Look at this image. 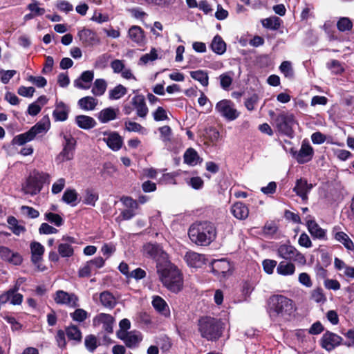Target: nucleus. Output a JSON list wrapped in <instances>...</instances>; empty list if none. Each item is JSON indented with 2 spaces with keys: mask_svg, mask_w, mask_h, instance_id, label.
<instances>
[{
  "mask_svg": "<svg viewBox=\"0 0 354 354\" xmlns=\"http://www.w3.org/2000/svg\"><path fill=\"white\" fill-rule=\"evenodd\" d=\"M295 310L294 301L283 295H273L268 300V312L273 320H288Z\"/></svg>",
  "mask_w": 354,
  "mask_h": 354,
  "instance_id": "nucleus-1",
  "label": "nucleus"
},
{
  "mask_svg": "<svg viewBox=\"0 0 354 354\" xmlns=\"http://www.w3.org/2000/svg\"><path fill=\"white\" fill-rule=\"evenodd\" d=\"M157 272L160 280L167 289L178 292L183 286V280L180 270L169 262L157 264Z\"/></svg>",
  "mask_w": 354,
  "mask_h": 354,
  "instance_id": "nucleus-2",
  "label": "nucleus"
},
{
  "mask_svg": "<svg viewBox=\"0 0 354 354\" xmlns=\"http://www.w3.org/2000/svg\"><path fill=\"white\" fill-rule=\"evenodd\" d=\"M188 234L190 240L196 245H208L216 239V230L211 222H199L190 226Z\"/></svg>",
  "mask_w": 354,
  "mask_h": 354,
  "instance_id": "nucleus-3",
  "label": "nucleus"
},
{
  "mask_svg": "<svg viewBox=\"0 0 354 354\" xmlns=\"http://www.w3.org/2000/svg\"><path fill=\"white\" fill-rule=\"evenodd\" d=\"M224 326L220 319L210 317L198 320V330L201 335L208 341H216L222 335Z\"/></svg>",
  "mask_w": 354,
  "mask_h": 354,
  "instance_id": "nucleus-4",
  "label": "nucleus"
},
{
  "mask_svg": "<svg viewBox=\"0 0 354 354\" xmlns=\"http://www.w3.org/2000/svg\"><path fill=\"white\" fill-rule=\"evenodd\" d=\"M50 126V123L48 118L45 117L27 132L16 136L13 138L12 142L15 145H23L32 140L37 135L46 133Z\"/></svg>",
  "mask_w": 354,
  "mask_h": 354,
  "instance_id": "nucleus-5",
  "label": "nucleus"
},
{
  "mask_svg": "<svg viewBox=\"0 0 354 354\" xmlns=\"http://www.w3.org/2000/svg\"><path fill=\"white\" fill-rule=\"evenodd\" d=\"M215 110L221 117L228 121H234L240 115L235 104L230 100L224 99L218 102Z\"/></svg>",
  "mask_w": 354,
  "mask_h": 354,
  "instance_id": "nucleus-6",
  "label": "nucleus"
},
{
  "mask_svg": "<svg viewBox=\"0 0 354 354\" xmlns=\"http://www.w3.org/2000/svg\"><path fill=\"white\" fill-rule=\"evenodd\" d=\"M62 136L64 139L62 143L63 149L55 158L57 164L71 160L73 158L76 145L75 139L70 133H62Z\"/></svg>",
  "mask_w": 354,
  "mask_h": 354,
  "instance_id": "nucleus-7",
  "label": "nucleus"
},
{
  "mask_svg": "<svg viewBox=\"0 0 354 354\" xmlns=\"http://www.w3.org/2000/svg\"><path fill=\"white\" fill-rule=\"evenodd\" d=\"M278 255L286 260L296 261L301 265L306 263L304 254L299 252L294 246L289 244H282L277 249Z\"/></svg>",
  "mask_w": 354,
  "mask_h": 354,
  "instance_id": "nucleus-8",
  "label": "nucleus"
},
{
  "mask_svg": "<svg viewBox=\"0 0 354 354\" xmlns=\"http://www.w3.org/2000/svg\"><path fill=\"white\" fill-rule=\"evenodd\" d=\"M276 125L279 131L288 136L293 133V127L297 124L293 114L281 113L276 118Z\"/></svg>",
  "mask_w": 354,
  "mask_h": 354,
  "instance_id": "nucleus-9",
  "label": "nucleus"
},
{
  "mask_svg": "<svg viewBox=\"0 0 354 354\" xmlns=\"http://www.w3.org/2000/svg\"><path fill=\"white\" fill-rule=\"evenodd\" d=\"M118 337L122 340L125 345L129 348H134L138 346L142 339V336L140 332L137 330L124 331L120 330L118 332Z\"/></svg>",
  "mask_w": 354,
  "mask_h": 354,
  "instance_id": "nucleus-10",
  "label": "nucleus"
},
{
  "mask_svg": "<svg viewBox=\"0 0 354 354\" xmlns=\"http://www.w3.org/2000/svg\"><path fill=\"white\" fill-rule=\"evenodd\" d=\"M53 298L57 304L65 305L71 308H75L79 306L78 297L74 293L57 290L55 293Z\"/></svg>",
  "mask_w": 354,
  "mask_h": 354,
  "instance_id": "nucleus-11",
  "label": "nucleus"
},
{
  "mask_svg": "<svg viewBox=\"0 0 354 354\" xmlns=\"http://www.w3.org/2000/svg\"><path fill=\"white\" fill-rule=\"evenodd\" d=\"M127 37L131 42L136 44L138 46H143L147 41L144 30L140 26L136 25H133L129 28Z\"/></svg>",
  "mask_w": 354,
  "mask_h": 354,
  "instance_id": "nucleus-12",
  "label": "nucleus"
},
{
  "mask_svg": "<svg viewBox=\"0 0 354 354\" xmlns=\"http://www.w3.org/2000/svg\"><path fill=\"white\" fill-rule=\"evenodd\" d=\"M102 134L104 136L102 140L106 142L111 149L117 151L122 148L123 139L118 133L115 131H104Z\"/></svg>",
  "mask_w": 354,
  "mask_h": 354,
  "instance_id": "nucleus-13",
  "label": "nucleus"
},
{
  "mask_svg": "<svg viewBox=\"0 0 354 354\" xmlns=\"http://www.w3.org/2000/svg\"><path fill=\"white\" fill-rule=\"evenodd\" d=\"M0 257L2 260L14 266H19L23 261V257L19 252L6 246H0Z\"/></svg>",
  "mask_w": 354,
  "mask_h": 354,
  "instance_id": "nucleus-14",
  "label": "nucleus"
},
{
  "mask_svg": "<svg viewBox=\"0 0 354 354\" xmlns=\"http://www.w3.org/2000/svg\"><path fill=\"white\" fill-rule=\"evenodd\" d=\"M314 151L308 142H303L298 152L294 153V157L299 164L309 162L313 158Z\"/></svg>",
  "mask_w": 354,
  "mask_h": 354,
  "instance_id": "nucleus-15",
  "label": "nucleus"
},
{
  "mask_svg": "<svg viewBox=\"0 0 354 354\" xmlns=\"http://www.w3.org/2000/svg\"><path fill=\"white\" fill-rule=\"evenodd\" d=\"M342 340V338L331 332L327 331L325 333L321 339L322 346L326 350L330 351L334 349L336 346H339Z\"/></svg>",
  "mask_w": 354,
  "mask_h": 354,
  "instance_id": "nucleus-16",
  "label": "nucleus"
},
{
  "mask_svg": "<svg viewBox=\"0 0 354 354\" xmlns=\"http://www.w3.org/2000/svg\"><path fill=\"white\" fill-rule=\"evenodd\" d=\"M331 234L337 241L342 243L346 249L349 250L354 249L353 242L345 232L341 230L340 226H334L331 230Z\"/></svg>",
  "mask_w": 354,
  "mask_h": 354,
  "instance_id": "nucleus-17",
  "label": "nucleus"
},
{
  "mask_svg": "<svg viewBox=\"0 0 354 354\" xmlns=\"http://www.w3.org/2000/svg\"><path fill=\"white\" fill-rule=\"evenodd\" d=\"M77 36L80 41L86 46H91L100 42L96 33L88 28H83L79 30Z\"/></svg>",
  "mask_w": 354,
  "mask_h": 354,
  "instance_id": "nucleus-18",
  "label": "nucleus"
},
{
  "mask_svg": "<svg viewBox=\"0 0 354 354\" xmlns=\"http://www.w3.org/2000/svg\"><path fill=\"white\" fill-rule=\"evenodd\" d=\"M131 104L136 111L137 115L145 118L148 114L149 109L146 105L145 97L142 95H136L131 100Z\"/></svg>",
  "mask_w": 354,
  "mask_h": 354,
  "instance_id": "nucleus-19",
  "label": "nucleus"
},
{
  "mask_svg": "<svg viewBox=\"0 0 354 354\" xmlns=\"http://www.w3.org/2000/svg\"><path fill=\"white\" fill-rule=\"evenodd\" d=\"M31 250V261L35 265H37L38 269L43 271L44 269L39 265L44 253V247L39 242L32 241L30 245Z\"/></svg>",
  "mask_w": 354,
  "mask_h": 354,
  "instance_id": "nucleus-20",
  "label": "nucleus"
},
{
  "mask_svg": "<svg viewBox=\"0 0 354 354\" xmlns=\"http://www.w3.org/2000/svg\"><path fill=\"white\" fill-rule=\"evenodd\" d=\"M184 259L187 265L192 268H201L205 263V256L193 251L187 252Z\"/></svg>",
  "mask_w": 354,
  "mask_h": 354,
  "instance_id": "nucleus-21",
  "label": "nucleus"
},
{
  "mask_svg": "<svg viewBox=\"0 0 354 354\" xmlns=\"http://www.w3.org/2000/svg\"><path fill=\"white\" fill-rule=\"evenodd\" d=\"M94 77V73L91 71H86L80 77L74 81V86L81 89H88Z\"/></svg>",
  "mask_w": 354,
  "mask_h": 354,
  "instance_id": "nucleus-22",
  "label": "nucleus"
},
{
  "mask_svg": "<svg viewBox=\"0 0 354 354\" xmlns=\"http://www.w3.org/2000/svg\"><path fill=\"white\" fill-rule=\"evenodd\" d=\"M41 189V186L37 180V178L32 174L26 180L22 187L23 192L26 194L35 195Z\"/></svg>",
  "mask_w": 354,
  "mask_h": 354,
  "instance_id": "nucleus-23",
  "label": "nucleus"
},
{
  "mask_svg": "<svg viewBox=\"0 0 354 354\" xmlns=\"http://www.w3.org/2000/svg\"><path fill=\"white\" fill-rule=\"evenodd\" d=\"M231 212L237 219L244 220L248 217L249 209L243 203L236 202L232 205Z\"/></svg>",
  "mask_w": 354,
  "mask_h": 354,
  "instance_id": "nucleus-24",
  "label": "nucleus"
},
{
  "mask_svg": "<svg viewBox=\"0 0 354 354\" xmlns=\"http://www.w3.org/2000/svg\"><path fill=\"white\" fill-rule=\"evenodd\" d=\"M69 108L63 102H57L53 117L55 121H65L68 118Z\"/></svg>",
  "mask_w": 354,
  "mask_h": 354,
  "instance_id": "nucleus-25",
  "label": "nucleus"
},
{
  "mask_svg": "<svg viewBox=\"0 0 354 354\" xmlns=\"http://www.w3.org/2000/svg\"><path fill=\"white\" fill-rule=\"evenodd\" d=\"M307 227L310 234L314 238L321 240L326 239V230L322 229L315 221H308Z\"/></svg>",
  "mask_w": 354,
  "mask_h": 354,
  "instance_id": "nucleus-26",
  "label": "nucleus"
},
{
  "mask_svg": "<svg viewBox=\"0 0 354 354\" xmlns=\"http://www.w3.org/2000/svg\"><path fill=\"white\" fill-rule=\"evenodd\" d=\"M118 109L108 107L101 110L97 113V119L101 123H107L117 118Z\"/></svg>",
  "mask_w": 354,
  "mask_h": 354,
  "instance_id": "nucleus-27",
  "label": "nucleus"
},
{
  "mask_svg": "<svg viewBox=\"0 0 354 354\" xmlns=\"http://www.w3.org/2000/svg\"><path fill=\"white\" fill-rule=\"evenodd\" d=\"M152 306L154 309L164 315L169 317L170 315V310L167 302L160 296H153L151 301Z\"/></svg>",
  "mask_w": 354,
  "mask_h": 354,
  "instance_id": "nucleus-28",
  "label": "nucleus"
},
{
  "mask_svg": "<svg viewBox=\"0 0 354 354\" xmlns=\"http://www.w3.org/2000/svg\"><path fill=\"white\" fill-rule=\"evenodd\" d=\"M230 262L226 259H214L212 261V270L216 274H225L230 270Z\"/></svg>",
  "mask_w": 354,
  "mask_h": 354,
  "instance_id": "nucleus-29",
  "label": "nucleus"
},
{
  "mask_svg": "<svg viewBox=\"0 0 354 354\" xmlns=\"http://www.w3.org/2000/svg\"><path fill=\"white\" fill-rule=\"evenodd\" d=\"M312 187V184H308L306 180L301 178L297 180L294 191L298 196L301 197L303 200H306L307 198V194Z\"/></svg>",
  "mask_w": 354,
  "mask_h": 354,
  "instance_id": "nucleus-30",
  "label": "nucleus"
},
{
  "mask_svg": "<svg viewBox=\"0 0 354 354\" xmlns=\"http://www.w3.org/2000/svg\"><path fill=\"white\" fill-rule=\"evenodd\" d=\"M75 123L83 129H91L95 127V120L90 116L80 115L75 117Z\"/></svg>",
  "mask_w": 354,
  "mask_h": 354,
  "instance_id": "nucleus-31",
  "label": "nucleus"
},
{
  "mask_svg": "<svg viewBox=\"0 0 354 354\" xmlns=\"http://www.w3.org/2000/svg\"><path fill=\"white\" fill-rule=\"evenodd\" d=\"M184 162L190 166H195L202 161L197 151L193 148L187 149L183 156Z\"/></svg>",
  "mask_w": 354,
  "mask_h": 354,
  "instance_id": "nucleus-32",
  "label": "nucleus"
},
{
  "mask_svg": "<svg viewBox=\"0 0 354 354\" xmlns=\"http://www.w3.org/2000/svg\"><path fill=\"white\" fill-rule=\"evenodd\" d=\"M97 100L93 97L86 96L78 100V105L84 111H93L97 105Z\"/></svg>",
  "mask_w": 354,
  "mask_h": 354,
  "instance_id": "nucleus-33",
  "label": "nucleus"
},
{
  "mask_svg": "<svg viewBox=\"0 0 354 354\" xmlns=\"http://www.w3.org/2000/svg\"><path fill=\"white\" fill-rule=\"evenodd\" d=\"M295 272V266L290 262L281 261L277 267V272L283 276H290Z\"/></svg>",
  "mask_w": 354,
  "mask_h": 354,
  "instance_id": "nucleus-34",
  "label": "nucleus"
},
{
  "mask_svg": "<svg viewBox=\"0 0 354 354\" xmlns=\"http://www.w3.org/2000/svg\"><path fill=\"white\" fill-rule=\"evenodd\" d=\"M98 322L103 324V328L107 333L113 332V317L105 313H101L98 315L96 317Z\"/></svg>",
  "mask_w": 354,
  "mask_h": 354,
  "instance_id": "nucleus-35",
  "label": "nucleus"
},
{
  "mask_svg": "<svg viewBox=\"0 0 354 354\" xmlns=\"http://www.w3.org/2000/svg\"><path fill=\"white\" fill-rule=\"evenodd\" d=\"M212 50L218 55L223 54L226 50V44L221 36L216 35L210 46Z\"/></svg>",
  "mask_w": 354,
  "mask_h": 354,
  "instance_id": "nucleus-36",
  "label": "nucleus"
},
{
  "mask_svg": "<svg viewBox=\"0 0 354 354\" xmlns=\"http://www.w3.org/2000/svg\"><path fill=\"white\" fill-rule=\"evenodd\" d=\"M100 300L102 306L109 308H113L116 304L114 296L108 291L102 292L100 294Z\"/></svg>",
  "mask_w": 354,
  "mask_h": 354,
  "instance_id": "nucleus-37",
  "label": "nucleus"
},
{
  "mask_svg": "<svg viewBox=\"0 0 354 354\" xmlns=\"http://www.w3.org/2000/svg\"><path fill=\"white\" fill-rule=\"evenodd\" d=\"M190 76L195 80L199 82L202 86H207L209 84V77L206 71L198 70L190 72Z\"/></svg>",
  "mask_w": 354,
  "mask_h": 354,
  "instance_id": "nucleus-38",
  "label": "nucleus"
},
{
  "mask_svg": "<svg viewBox=\"0 0 354 354\" xmlns=\"http://www.w3.org/2000/svg\"><path fill=\"white\" fill-rule=\"evenodd\" d=\"M77 198L78 194L77 192L71 189H66L62 196V201L73 207L77 205Z\"/></svg>",
  "mask_w": 354,
  "mask_h": 354,
  "instance_id": "nucleus-39",
  "label": "nucleus"
},
{
  "mask_svg": "<svg viewBox=\"0 0 354 354\" xmlns=\"http://www.w3.org/2000/svg\"><path fill=\"white\" fill-rule=\"evenodd\" d=\"M145 3L156 6L160 9L170 8L176 3V0H142Z\"/></svg>",
  "mask_w": 354,
  "mask_h": 354,
  "instance_id": "nucleus-40",
  "label": "nucleus"
},
{
  "mask_svg": "<svg viewBox=\"0 0 354 354\" xmlns=\"http://www.w3.org/2000/svg\"><path fill=\"white\" fill-rule=\"evenodd\" d=\"M145 251L146 253L150 255L151 257L156 259L158 256L162 255L163 258L166 254H165L159 245L152 243H148L145 245Z\"/></svg>",
  "mask_w": 354,
  "mask_h": 354,
  "instance_id": "nucleus-41",
  "label": "nucleus"
},
{
  "mask_svg": "<svg viewBox=\"0 0 354 354\" xmlns=\"http://www.w3.org/2000/svg\"><path fill=\"white\" fill-rule=\"evenodd\" d=\"M106 82L104 79H97L94 82L91 90L92 93L95 96H101L106 91Z\"/></svg>",
  "mask_w": 354,
  "mask_h": 354,
  "instance_id": "nucleus-42",
  "label": "nucleus"
},
{
  "mask_svg": "<svg viewBox=\"0 0 354 354\" xmlns=\"http://www.w3.org/2000/svg\"><path fill=\"white\" fill-rule=\"evenodd\" d=\"M66 333L70 340L80 342L82 340V333L79 328L75 325H71L66 328Z\"/></svg>",
  "mask_w": 354,
  "mask_h": 354,
  "instance_id": "nucleus-43",
  "label": "nucleus"
},
{
  "mask_svg": "<svg viewBox=\"0 0 354 354\" xmlns=\"http://www.w3.org/2000/svg\"><path fill=\"white\" fill-rule=\"evenodd\" d=\"M263 27L270 30H277L281 26V19L276 16L264 19L261 21Z\"/></svg>",
  "mask_w": 354,
  "mask_h": 354,
  "instance_id": "nucleus-44",
  "label": "nucleus"
},
{
  "mask_svg": "<svg viewBox=\"0 0 354 354\" xmlns=\"http://www.w3.org/2000/svg\"><path fill=\"white\" fill-rule=\"evenodd\" d=\"M126 93L127 88L124 86L119 84L109 91V97L112 100H118L123 97Z\"/></svg>",
  "mask_w": 354,
  "mask_h": 354,
  "instance_id": "nucleus-45",
  "label": "nucleus"
},
{
  "mask_svg": "<svg viewBox=\"0 0 354 354\" xmlns=\"http://www.w3.org/2000/svg\"><path fill=\"white\" fill-rule=\"evenodd\" d=\"M125 130L129 132H138L142 134L147 133V129L138 122L132 121L124 122Z\"/></svg>",
  "mask_w": 354,
  "mask_h": 354,
  "instance_id": "nucleus-46",
  "label": "nucleus"
},
{
  "mask_svg": "<svg viewBox=\"0 0 354 354\" xmlns=\"http://www.w3.org/2000/svg\"><path fill=\"white\" fill-rule=\"evenodd\" d=\"M57 250L59 254L64 258L71 257L74 254L73 248L68 243H59Z\"/></svg>",
  "mask_w": 354,
  "mask_h": 354,
  "instance_id": "nucleus-47",
  "label": "nucleus"
},
{
  "mask_svg": "<svg viewBox=\"0 0 354 354\" xmlns=\"http://www.w3.org/2000/svg\"><path fill=\"white\" fill-rule=\"evenodd\" d=\"M219 80L221 88L224 90H228L233 81L232 73L227 72L221 74L219 76Z\"/></svg>",
  "mask_w": 354,
  "mask_h": 354,
  "instance_id": "nucleus-48",
  "label": "nucleus"
},
{
  "mask_svg": "<svg viewBox=\"0 0 354 354\" xmlns=\"http://www.w3.org/2000/svg\"><path fill=\"white\" fill-rule=\"evenodd\" d=\"M98 200V194L95 192L86 189L85 192V196L84 198V203L91 205L95 206V202Z\"/></svg>",
  "mask_w": 354,
  "mask_h": 354,
  "instance_id": "nucleus-49",
  "label": "nucleus"
},
{
  "mask_svg": "<svg viewBox=\"0 0 354 354\" xmlns=\"http://www.w3.org/2000/svg\"><path fill=\"white\" fill-rule=\"evenodd\" d=\"M337 27L341 32L351 30L353 28V23L348 17H341L337 23Z\"/></svg>",
  "mask_w": 354,
  "mask_h": 354,
  "instance_id": "nucleus-50",
  "label": "nucleus"
},
{
  "mask_svg": "<svg viewBox=\"0 0 354 354\" xmlns=\"http://www.w3.org/2000/svg\"><path fill=\"white\" fill-rule=\"evenodd\" d=\"M279 70L286 77L292 78L294 76V71L289 61H283L279 66Z\"/></svg>",
  "mask_w": 354,
  "mask_h": 354,
  "instance_id": "nucleus-51",
  "label": "nucleus"
},
{
  "mask_svg": "<svg viewBox=\"0 0 354 354\" xmlns=\"http://www.w3.org/2000/svg\"><path fill=\"white\" fill-rule=\"evenodd\" d=\"M158 53L156 48H153L149 53L143 55L139 60V64H147L149 62H153L158 59Z\"/></svg>",
  "mask_w": 354,
  "mask_h": 354,
  "instance_id": "nucleus-52",
  "label": "nucleus"
},
{
  "mask_svg": "<svg viewBox=\"0 0 354 354\" xmlns=\"http://www.w3.org/2000/svg\"><path fill=\"white\" fill-rule=\"evenodd\" d=\"M158 131L160 134V139L165 143V145L171 141L172 131L171 129L169 126L165 125L161 127L158 129Z\"/></svg>",
  "mask_w": 354,
  "mask_h": 354,
  "instance_id": "nucleus-53",
  "label": "nucleus"
},
{
  "mask_svg": "<svg viewBox=\"0 0 354 354\" xmlns=\"http://www.w3.org/2000/svg\"><path fill=\"white\" fill-rule=\"evenodd\" d=\"M45 218L51 223H53L57 227L62 225L64 221L63 218L57 214L47 212L45 214Z\"/></svg>",
  "mask_w": 354,
  "mask_h": 354,
  "instance_id": "nucleus-54",
  "label": "nucleus"
},
{
  "mask_svg": "<svg viewBox=\"0 0 354 354\" xmlns=\"http://www.w3.org/2000/svg\"><path fill=\"white\" fill-rule=\"evenodd\" d=\"M153 118L155 121H164L169 119L167 111L162 106H158L153 113Z\"/></svg>",
  "mask_w": 354,
  "mask_h": 354,
  "instance_id": "nucleus-55",
  "label": "nucleus"
},
{
  "mask_svg": "<svg viewBox=\"0 0 354 354\" xmlns=\"http://www.w3.org/2000/svg\"><path fill=\"white\" fill-rule=\"evenodd\" d=\"M71 318L76 322H84L88 317V313L82 308L76 309L73 313L70 314Z\"/></svg>",
  "mask_w": 354,
  "mask_h": 354,
  "instance_id": "nucleus-56",
  "label": "nucleus"
},
{
  "mask_svg": "<svg viewBox=\"0 0 354 354\" xmlns=\"http://www.w3.org/2000/svg\"><path fill=\"white\" fill-rule=\"evenodd\" d=\"M327 67L334 74H341L344 68L337 60L333 59L327 64Z\"/></svg>",
  "mask_w": 354,
  "mask_h": 354,
  "instance_id": "nucleus-57",
  "label": "nucleus"
},
{
  "mask_svg": "<svg viewBox=\"0 0 354 354\" xmlns=\"http://www.w3.org/2000/svg\"><path fill=\"white\" fill-rule=\"evenodd\" d=\"M84 344L89 351L93 352L97 346V338L93 335H88L85 338Z\"/></svg>",
  "mask_w": 354,
  "mask_h": 354,
  "instance_id": "nucleus-58",
  "label": "nucleus"
},
{
  "mask_svg": "<svg viewBox=\"0 0 354 354\" xmlns=\"http://www.w3.org/2000/svg\"><path fill=\"white\" fill-rule=\"evenodd\" d=\"M18 290L15 289H10L9 292H12L10 296V303L12 305H19L23 301V295L20 293H17Z\"/></svg>",
  "mask_w": 354,
  "mask_h": 354,
  "instance_id": "nucleus-59",
  "label": "nucleus"
},
{
  "mask_svg": "<svg viewBox=\"0 0 354 354\" xmlns=\"http://www.w3.org/2000/svg\"><path fill=\"white\" fill-rule=\"evenodd\" d=\"M311 299L317 303L324 302L326 297L323 293V290L320 288L313 290L311 292Z\"/></svg>",
  "mask_w": 354,
  "mask_h": 354,
  "instance_id": "nucleus-60",
  "label": "nucleus"
},
{
  "mask_svg": "<svg viewBox=\"0 0 354 354\" xmlns=\"http://www.w3.org/2000/svg\"><path fill=\"white\" fill-rule=\"evenodd\" d=\"M21 211L23 214L30 218H36L39 216V212L32 207L24 205L21 207Z\"/></svg>",
  "mask_w": 354,
  "mask_h": 354,
  "instance_id": "nucleus-61",
  "label": "nucleus"
},
{
  "mask_svg": "<svg viewBox=\"0 0 354 354\" xmlns=\"http://www.w3.org/2000/svg\"><path fill=\"white\" fill-rule=\"evenodd\" d=\"M28 8L35 16H41L45 13V9L44 8H40L39 6V3L36 1L28 4Z\"/></svg>",
  "mask_w": 354,
  "mask_h": 354,
  "instance_id": "nucleus-62",
  "label": "nucleus"
},
{
  "mask_svg": "<svg viewBox=\"0 0 354 354\" xmlns=\"http://www.w3.org/2000/svg\"><path fill=\"white\" fill-rule=\"evenodd\" d=\"M35 178H37L41 187H42L44 183H50V175L44 172H35L32 174Z\"/></svg>",
  "mask_w": 354,
  "mask_h": 354,
  "instance_id": "nucleus-63",
  "label": "nucleus"
},
{
  "mask_svg": "<svg viewBox=\"0 0 354 354\" xmlns=\"http://www.w3.org/2000/svg\"><path fill=\"white\" fill-rule=\"evenodd\" d=\"M277 264V262L275 260L272 259H266L262 263L264 271L269 274L273 272Z\"/></svg>",
  "mask_w": 354,
  "mask_h": 354,
  "instance_id": "nucleus-64",
  "label": "nucleus"
}]
</instances>
